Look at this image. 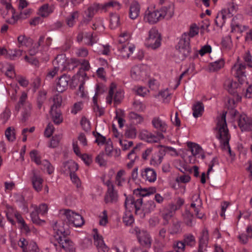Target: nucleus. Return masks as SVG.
Here are the masks:
<instances>
[{"instance_id": "2f4dec72", "label": "nucleus", "mask_w": 252, "mask_h": 252, "mask_svg": "<svg viewBox=\"0 0 252 252\" xmlns=\"http://www.w3.org/2000/svg\"><path fill=\"white\" fill-rule=\"evenodd\" d=\"M184 222L189 226H192L193 215L189 211L186 210L182 214Z\"/></svg>"}, {"instance_id": "0eeeda50", "label": "nucleus", "mask_w": 252, "mask_h": 252, "mask_svg": "<svg viewBox=\"0 0 252 252\" xmlns=\"http://www.w3.org/2000/svg\"><path fill=\"white\" fill-rule=\"evenodd\" d=\"M139 137L141 140L151 143H158L164 138L163 134L160 132H157L155 134L146 129H142L140 131Z\"/></svg>"}, {"instance_id": "bb28decb", "label": "nucleus", "mask_w": 252, "mask_h": 252, "mask_svg": "<svg viewBox=\"0 0 252 252\" xmlns=\"http://www.w3.org/2000/svg\"><path fill=\"white\" fill-rule=\"evenodd\" d=\"M6 49L0 48V56L5 55L7 58H9L11 60H14L15 57H20L22 55V51L20 50H15L13 53L12 51H10V53H8Z\"/></svg>"}, {"instance_id": "f704fd0d", "label": "nucleus", "mask_w": 252, "mask_h": 252, "mask_svg": "<svg viewBox=\"0 0 252 252\" xmlns=\"http://www.w3.org/2000/svg\"><path fill=\"white\" fill-rule=\"evenodd\" d=\"M237 19V17H235L233 18L232 20V22L231 24V30L232 32L236 31L237 32H239L240 33H242L244 31L247 29V27L245 26H242L238 23L236 22V19Z\"/></svg>"}, {"instance_id": "9b49d317", "label": "nucleus", "mask_w": 252, "mask_h": 252, "mask_svg": "<svg viewBox=\"0 0 252 252\" xmlns=\"http://www.w3.org/2000/svg\"><path fill=\"white\" fill-rule=\"evenodd\" d=\"M238 126L242 131L252 130V118H249L245 114L239 116Z\"/></svg>"}, {"instance_id": "603ef678", "label": "nucleus", "mask_w": 252, "mask_h": 252, "mask_svg": "<svg viewBox=\"0 0 252 252\" xmlns=\"http://www.w3.org/2000/svg\"><path fill=\"white\" fill-rule=\"evenodd\" d=\"M161 217L164 220V224L166 225L168 223L169 220L173 216V212L172 211L169 210H164L161 213Z\"/></svg>"}, {"instance_id": "f03ea898", "label": "nucleus", "mask_w": 252, "mask_h": 252, "mask_svg": "<svg viewBox=\"0 0 252 252\" xmlns=\"http://www.w3.org/2000/svg\"><path fill=\"white\" fill-rule=\"evenodd\" d=\"M68 234V230L61 228L57 229V235L55 236V240L51 241L52 245L56 251L62 252H75L73 243L68 239L66 236Z\"/></svg>"}, {"instance_id": "bf43d9fd", "label": "nucleus", "mask_w": 252, "mask_h": 252, "mask_svg": "<svg viewBox=\"0 0 252 252\" xmlns=\"http://www.w3.org/2000/svg\"><path fill=\"white\" fill-rule=\"evenodd\" d=\"M123 222L126 226L131 225L134 222L133 217L132 214L128 213L126 214L123 218Z\"/></svg>"}, {"instance_id": "1a4fd4ad", "label": "nucleus", "mask_w": 252, "mask_h": 252, "mask_svg": "<svg viewBox=\"0 0 252 252\" xmlns=\"http://www.w3.org/2000/svg\"><path fill=\"white\" fill-rule=\"evenodd\" d=\"M245 69L246 65L243 63H235L231 68L232 75L238 79L240 84L246 80Z\"/></svg>"}, {"instance_id": "7c9ffc66", "label": "nucleus", "mask_w": 252, "mask_h": 252, "mask_svg": "<svg viewBox=\"0 0 252 252\" xmlns=\"http://www.w3.org/2000/svg\"><path fill=\"white\" fill-rule=\"evenodd\" d=\"M105 202L106 203H113L118 200V194L114 189L107 190V194L105 196Z\"/></svg>"}, {"instance_id": "6e6552de", "label": "nucleus", "mask_w": 252, "mask_h": 252, "mask_svg": "<svg viewBox=\"0 0 252 252\" xmlns=\"http://www.w3.org/2000/svg\"><path fill=\"white\" fill-rule=\"evenodd\" d=\"M116 89V85L114 83H112L110 86L108 95L106 97L107 102L109 104H111L113 99L114 103L118 104L123 99L124 93L121 90L117 91L114 95V91Z\"/></svg>"}, {"instance_id": "13d9d810", "label": "nucleus", "mask_w": 252, "mask_h": 252, "mask_svg": "<svg viewBox=\"0 0 252 252\" xmlns=\"http://www.w3.org/2000/svg\"><path fill=\"white\" fill-rule=\"evenodd\" d=\"M40 164H41L47 170L49 174H51L53 173L54 168L48 160H44L42 161Z\"/></svg>"}, {"instance_id": "c756f323", "label": "nucleus", "mask_w": 252, "mask_h": 252, "mask_svg": "<svg viewBox=\"0 0 252 252\" xmlns=\"http://www.w3.org/2000/svg\"><path fill=\"white\" fill-rule=\"evenodd\" d=\"M192 109L193 117L197 118L202 115L204 111V105L202 102L198 101L193 104Z\"/></svg>"}, {"instance_id": "393cba45", "label": "nucleus", "mask_w": 252, "mask_h": 252, "mask_svg": "<svg viewBox=\"0 0 252 252\" xmlns=\"http://www.w3.org/2000/svg\"><path fill=\"white\" fill-rule=\"evenodd\" d=\"M118 48L120 52L119 56L122 58L127 59L133 53L135 47L134 46L128 47L126 45H121Z\"/></svg>"}, {"instance_id": "774afa93", "label": "nucleus", "mask_w": 252, "mask_h": 252, "mask_svg": "<svg viewBox=\"0 0 252 252\" xmlns=\"http://www.w3.org/2000/svg\"><path fill=\"white\" fill-rule=\"evenodd\" d=\"M54 129V127L52 124H48L44 131L45 136L47 137H50L52 135Z\"/></svg>"}, {"instance_id": "69168bd1", "label": "nucleus", "mask_w": 252, "mask_h": 252, "mask_svg": "<svg viewBox=\"0 0 252 252\" xmlns=\"http://www.w3.org/2000/svg\"><path fill=\"white\" fill-rule=\"evenodd\" d=\"M153 151V148L152 147L148 148L144 151L142 154V158L146 161L147 160L149 157L152 155Z\"/></svg>"}, {"instance_id": "f8f14e48", "label": "nucleus", "mask_w": 252, "mask_h": 252, "mask_svg": "<svg viewBox=\"0 0 252 252\" xmlns=\"http://www.w3.org/2000/svg\"><path fill=\"white\" fill-rule=\"evenodd\" d=\"M151 123L153 127L157 130V132H160L162 134L167 132L168 125L166 122L159 117H154Z\"/></svg>"}, {"instance_id": "20e7f679", "label": "nucleus", "mask_w": 252, "mask_h": 252, "mask_svg": "<svg viewBox=\"0 0 252 252\" xmlns=\"http://www.w3.org/2000/svg\"><path fill=\"white\" fill-rule=\"evenodd\" d=\"M62 212L63 213H61V214L63 216L64 220L69 225L78 227L84 224V220L80 214L69 209L63 210Z\"/></svg>"}, {"instance_id": "49530a36", "label": "nucleus", "mask_w": 252, "mask_h": 252, "mask_svg": "<svg viewBox=\"0 0 252 252\" xmlns=\"http://www.w3.org/2000/svg\"><path fill=\"white\" fill-rule=\"evenodd\" d=\"M1 3L4 6L5 9L7 11V13H5L6 15L14 16L15 13V10L10 2H7L5 0H1Z\"/></svg>"}, {"instance_id": "473e14b6", "label": "nucleus", "mask_w": 252, "mask_h": 252, "mask_svg": "<svg viewBox=\"0 0 252 252\" xmlns=\"http://www.w3.org/2000/svg\"><path fill=\"white\" fill-rule=\"evenodd\" d=\"M221 45L223 50L227 51L230 50L233 47L231 36L227 35L223 37L221 40Z\"/></svg>"}, {"instance_id": "6e6d98bb", "label": "nucleus", "mask_w": 252, "mask_h": 252, "mask_svg": "<svg viewBox=\"0 0 252 252\" xmlns=\"http://www.w3.org/2000/svg\"><path fill=\"white\" fill-rule=\"evenodd\" d=\"M119 142L124 151L128 150L133 144V142L131 141L122 140L120 138L119 139Z\"/></svg>"}, {"instance_id": "9d476101", "label": "nucleus", "mask_w": 252, "mask_h": 252, "mask_svg": "<svg viewBox=\"0 0 252 252\" xmlns=\"http://www.w3.org/2000/svg\"><path fill=\"white\" fill-rule=\"evenodd\" d=\"M142 204V199L139 198L136 200H134V198L132 197H127L126 198L125 202V206L126 209L127 210H130V208L133 206L135 209V213L136 214H141V206Z\"/></svg>"}, {"instance_id": "a878e982", "label": "nucleus", "mask_w": 252, "mask_h": 252, "mask_svg": "<svg viewBox=\"0 0 252 252\" xmlns=\"http://www.w3.org/2000/svg\"><path fill=\"white\" fill-rule=\"evenodd\" d=\"M225 62L223 59L221 58L218 61L209 63L208 69L210 72H215L219 70L224 66Z\"/></svg>"}, {"instance_id": "0e129e2a", "label": "nucleus", "mask_w": 252, "mask_h": 252, "mask_svg": "<svg viewBox=\"0 0 252 252\" xmlns=\"http://www.w3.org/2000/svg\"><path fill=\"white\" fill-rule=\"evenodd\" d=\"M126 136L128 138H134L137 135V130L134 127H129L126 131Z\"/></svg>"}, {"instance_id": "ddd939ff", "label": "nucleus", "mask_w": 252, "mask_h": 252, "mask_svg": "<svg viewBox=\"0 0 252 252\" xmlns=\"http://www.w3.org/2000/svg\"><path fill=\"white\" fill-rule=\"evenodd\" d=\"M140 175L142 179L150 183H154L157 180V173L151 168L147 167L141 170Z\"/></svg>"}, {"instance_id": "e2e57ef3", "label": "nucleus", "mask_w": 252, "mask_h": 252, "mask_svg": "<svg viewBox=\"0 0 252 252\" xmlns=\"http://www.w3.org/2000/svg\"><path fill=\"white\" fill-rule=\"evenodd\" d=\"M30 157L31 159L34 161L37 164L39 165L42 161L40 160V158L39 156L37 151L36 150H32L30 153Z\"/></svg>"}, {"instance_id": "6ab92c4d", "label": "nucleus", "mask_w": 252, "mask_h": 252, "mask_svg": "<svg viewBox=\"0 0 252 252\" xmlns=\"http://www.w3.org/2000/svg\"><path fill=\"white\" fill-rule=\"evenodd\" d=\"M138 241L141 246L150 248L151 246L152 240L149 233L146 231L139 232L137 235Z\"/></svg>"}, {"instance_id": "4c0bfd02", "label": "nucleus", "mask_w": 252, "mask_h": 252, "mask_svg": "<svg viewBox=\"0 0 252 252\" xmlns=\"http://www.w3.org/2000/svg\"><path fill=\"white\" fill-rule=\"evenodd\" d=\"M17 40L19 47L23 46H28L32 42L31 38L27 37L24 34L19 35L17 38Z\"/></svg>"}, {"instance_id": "72a5a7b5", "label": "nucleus", "mask_w": 252, "mask_h": 252, "mask_svg": "<svg viewBox=\"0 0 252 252\" xmlns=\"http://www.w3.org/2000/svg\"><path fill=\"white\" fill-rule=\"evenodd\" d=\"M162 158V156L159 153H153L151 157L150 164L154 166H158L161 163Z\"/></svg>"}, {"instance_id": "c9c22d12", "label": "nucleus", "mask_w": 252, "mask_h": 252, "mask_svg": "<svg viewBox=\"0 0 252 252\" xmlns=\"http://www.w3.org/2000/svg\"><path fill=\"white\" fill-rule=\"evenodd\" d=\"M129 120L133 123L136 125L141 124L144 120L143 117L134 112H131L128 114Z\"/></svg>"}, {"instance_id": "f3484780", "label": "nucleus", "mask_w": 252, "mask_h": 252, "mask_svg": "<svg viewBox=\"0 0 252 252\" xmlns=\"http://www.w3.org/2000/svg\"><path fill=\"white\" fill-rule=\"evenodd\" d=\"M156 207V205L155 202L152 200H150L146 201L143 204H142L141 206V215L138 214L141 218H144L146 215L151 213L154 211Z\"/></svg>"}, {"instance_id": "cd10ccee", "label": "nucleus", "mask_w": 252, "mask_h": 252, "mask_svg": "<svg viewBox=\"0 0 252 252\" xmlns=\"http://www.w3.org/2000/svg\"><path fill=\"white\" fill-rule=\"evenodd\" d=\"M52 120L56 125H60L63 121V118L60 110H50Z\"/></svg>"}, {"instance_id": "a19ab883", "label": "nucleus", "mask_w": 252, "mask_h": 252, "mask_svg": "<svg viewBox=\"0 0 252 252\" xmlns=\"http://www.w3.org/2000/svg\"><path fill=\"white\" fill-rule=\"evenodd\" d=\"M47 92L45 91H40L38 92L37 98V105L39 109H41L42 105L46 99Z\"/></svg>"}, {"instance_id": "3c124183", "label": "nucleus", "mask_w": 252, "mask_h": 252, "mask_svg": "<svg viewBox=\"0 0 252 252\" xmlns=\"http://www.w3.org/2000/svg\"><path fill=\"white\" fill-rule=\"evenodd\" d=\"M27 94L25 92H23L19 98V100L18 101L17 106L16 107V108L17 107H18V108L26 107V104L27 103H30V102L27 101Z\"/></svg>"}, {"instance_id": "a18cd8bd", "label": "nucleus", "mask_w": 252, "mask_h": 252, "mask_svg": "<svg viewBox=\"0 0 252 252\" xmlns=\"http://www.w3.org/2000/svg\"><path fill=\"white\" fill-rule=\"evenodd\" d=\"M237 11L236 8L234 5H230L229 7L222 9L220 11L221 16H226L231 14L233 16Z\"/></svg>"}, {"instance_id": "39448f33", "label": "nucleus", "mask_w": 252, "mask_h": 252, "mask_svg": "<svg viewBox=\"0 0 252 252\" xmlns=\"http://www.w3.org/2000/svg\"><path fill=\"white\" fill-rule=\"evenodd\" d=\"M120 4L116 1H110L104 4L94 3L88 8V16H92L97 13L98 10L106 12L112 8H115L118 10L120 8Z\"/></svg>"}, {"instance_id": "58836bf2", "label": "nucleus", "mask_w": 252, "mask_h": 252, "mask_svg": "<svg viewBox=\"0 0 252 252\" xmlns=\"http://www.w3.org/2000/svg\"><path fill=\"white\" fill-rule=\"evenodd\" d=\"M54 10L53 6H49L48 4H45L41 6L39 9L40 16H45L51 14Z\"/></svg>"}, {"instance_id": "79ce46f5", "label": "nucleus", "mask_w": 252, "mask_h": 252, "mask_svg": "<svg viewBox=\"0 0 252 252\" xmlns=\"http://www.w3.org/2000/svg\"><path fill=\"white\" fill-rule=\"evenodd\" d=\"M84 37L88 40L86 44L91 46H92L94 43H96L98 40L96 34L94 35L93 33L89 32L85 33Z\"/></svg>"}, {"instance_id": "4468645a", "label": "nucleus", "mask_w": 252, "mask_h": 252, "mask_svg": "<svg viewBox=\"0 0 252 252\" xmlns=\"http://www.w3.org/2000/svg\"><path fill=\"white\" fill-rule=\"evenodd\" d=\"M145 67L143 65H136L131 70V77L135 80L143 79L146 76Z\"/></svg>"}, {"instance_id": "09e8293b", "label": "nucleus", "mask_w": 252, "mask_h": 252, "mask_svg": "<svg viewBox=\"0 0 252 252\" xmlns=\"http://www.w3.org/2000/svg\"><path fill=\"white\" fill-rule=\"evenodd\" d=\"M188 146L190 148L192 155L194 156L199 154L201 151V148L198 145L192 142H188Z\"/></svg>"}, {"instance_id": "5701e85b", "label": "nucleus", "mask_w": 252, "mask_h": 252, "mask_svg": "<svg viewBox=\"0 0 252 252\" xmlns=\"http://www.w3.org/2000/svg\"><path fill=\"white\" fill-rule=\"evenodd\" d=\"M78 169V164L72 160H68L63 163V170L64 172L71 173H75Z\"/></svg>"}, {"instance_id": "c03bdc74", "label": "nucleus", "mask_w": 252, "mask_h": 252, "mask_svg": "<svg viewBox=\"0 0 252 252\" xmlns=\"http://www.w3.org/2000/svg\"><path fill=\"white\" fill-rule=\"evenodd\" d=\"M23 111L22 113V119L23 122H25L31 115L32 105L31 103H27L26 107H24Z\"/></svg>"}, {"instance_id": "4d7b16f0", "label": "nucleus", "mask_w": 252, "mask_h": 252, "mask_svg": "<svg viewBox=\"0 0 252 252\" xmlns=\"http://www.w3.org/2000/svg\"><path fill=\"white\" fill-rule=\"evenodd\" d=\"M80 124L84 130L89 132L91 129V124L89 121L86 118L83 117L80 121Z\"/></svg>"}, {"instance_id": "412c9836", "label": "nucleus", "mask_w": 252, "mask_h": 252, "mask_svg": "<svg viewBox=\"0 0 252 252\" xmlns=\"http://www.w3.org/2000/svg\"><path fill=\"white\" fill-rule=\"evenodd\" d=\"M69 81L70 77L69 76L64 74L61 76L57 84V91L59 93H63L64 92L67 88Z\"/></svg>"}, {"instance_id": "c85d7f7f", "label": "nucleus", "mask_w": 252, "mask_h": 252, "mask_svg": "<svg viewBox=\"0 0 252 252\" xmlns=\"http://www.w3.org/2000/svg\"><path fill=\"white\" fill-rule=\"evenodd\" d=\"M252 238V228L251 226H249L246 230V233H242L238 236L240 242L243 244H246L249 239Z\"/></svg>"}, {"instance_id": "37998d69", "label": "nucleus", "mask_w": 252, "mask_h": 252, "mask_svg": "<svg viewBox=\"0 0 252 252\" xmlns=\"http://www.w3.org/2000/svg\"><path fill=\"white\" fill-rule=\"evenodd\" d=\"M53 104L52 105L50 110H59V108L61 106L62 98L61 95H56L53 98Z\"/></svg>"}, {"instance_id": "ea45409f", "label": "nucleus", "mask_w": 252, "mask_h": 252, "mask_svg": "<svg viewBox=\"0 0 252 252\" xmlns=\"http://www.w3.org/2000/svg\"><path fill=\"white\" fill-rule=\"evenodd\" d=\"M183 241L185 245L190 247L194 246L196 243L195 237L191 234H186L184 235Z\"/></svg>"}, {"instance_id": "2eb2a0df", "label": "nucleus", "mask_w": 252, "mask_h": 252, "mask_svg": "<svg viewBox=\"0 0 252 252\" xmlns=\"http://www.w3.org/2000/svg\"><path fill=\"white\" fill-rule=\"evenodd\" d=\"M94 243L98 252H108L109 248L104 244L102 237L99 236L96 229H94Z\"/></svg>"}, {"instance_id": "864d4df0", "label": "nucleus", "mask_w": 252, "mask_h": 252, "mask_svg": "<svg viewBox=\"0 0 252 252\" xmlns=\"http://www.w3.org/2000/svg\"><path fill=\"white\" fill-rule=\"evenodd\" d=\"M38 214H40L37 210V207L35 206L34 207V211H32L31 213V217L32 218V221L34 223L39 224L41 220L39 219Z\"/></svg>"}, {"instance_id": "b1692460", "label": "nucleus", "mask_w": 252, "mask_h": 252, "mask_svg": "<svg viewBox=\"0 0 252 252\" xmlns=\"http://www.w3.org/2000/svg\"><path fill=\"white\" fill-rule=\"evenodd\" d=\"M209 239L208 231L206 229L202 231V236L199 239V248L198 252H204L207 246Z\"/></svg>"}, {"instance_id": "a211bd4d", "label": "nucleus", "mask_w": 252, "mask_h": 252, "mask_svg": "<svg viewBox=\"0 0 252 252\" xmlns=\"http://www.w3.org/2000/svg\"><path fill=\"white\" fill-rule=\"evenodd\" d=\"M66 60L64 54L58 55L53 62V65L61 72L66 71Z\"/></svg>"}, {"instance_id": "052dcab7", "label": "nucleus", "mask_w": 252, "mask_h": 252, "mask_svg": "<svg viewBox=\"0 0 252 252\" xmlns=\"http://www.w3.org/2000/svg\"><path fill=\"white\" fill-rule=\"evenodd\" d=\"M61 139V136L60 135H56L54 136H53L50 142L49 147L52 148L57 147L59 145Z\"/></svg>"}, {"instance_id": "f257e3e1", "label": "nucleus", "mask_w": 252, "mask_h": 252, "mask_svg": "<svg viewBox=\"0 0 252 252\" xmlns=\"http://www.w3.org/2000/svg\"><path fill=\"white\" fill-rule=\"evenodd\" d=\"M226 112H223L221 115L217 118L215 129L217 131V138L222 144V148L228 150L230 156H232L231 150L229 145L230 135L229 133L226 122Z\"/></svg>"}, {"instance_id": "e433bc0d", "label": "nucleus", "mask_w": 252, "mask_h": 252, "mask_svg": "<svg viewBox=\"0 0 252 252\" xmlns=\"http://www.w3.org/2000/svg\"><path fill=\"white\" fill-rule=\"evenodd\" d=\"M140 6L137 1H133L129 7L130 16H139L140 14Z\"/></svg>"}, {"instance_id": "8fccbe9b", "label": "nucleus", "mask_w": 252, "mask_h": 252, "mask_svg": "<svg viewBox=\"0 0 252 252\" xmlns=\"http://www.w3.org/2000/svg\"><path fill=\"white\" fill-rule=\"evenodd\" d=\"M79 61L77 59L71 58L66 60V70H72L75 68L78 64Z\"/></svg>"}, {"instance_id": "5fc2aeb1", "label": "nucleus", "mask_w": 252, "mask_h": 252, "mask_svg": "<svg viewBox=\"0 0 252 252\" xmlns=\"http://www.w3.org/2000/svg\"><path fill=\"white\" fill-rule=\"evenodd\" d=\"M181 231L180 222L176 220L174 221L171 227V233L172 234H177Z\"/></svg>"}, {"instance_id": "de8ad7c7", "label": "nucleus", "mask_w": 252, "mask_h": 252, "mask_svg": "<svg viewBox=\"0 0 252 252\" xmlns=\"http://www.w3.org/2000/svg\"><path fill=\"white\" fill-rule=\"evenodd\" d=\"M5 135L7 140L13 141L16 139L15 129L13 127H8L5 131Z\"/></svg>"}, {"instance_id": "aec40b11", "label": "nucleus", "mask_w": 252, "mask_h": 252, "mask_svg": "<svg viewBox=\"0 0 252 252\" xmlns=\"http://www.w3.org/2000/svg\"><path fill=\"white\" fill-rule=\"evenodd\" d=\"M224 88L228 92L233 95L234 97H238L237 89L239 87V84L235 81H232L231 79H226L224 83Z\"/></svg>"}, {"instance_id": "423d86ee", "label": "nucleus", "mask_w": 252, "mask_h": 252, "mask_svg": "<svg viewBox=\"0 0 252 252\" xmlns=\"http://www.w3.org/2000/svg\"><path fill=\"white\" fill-rule=\"evenodd\" d=\"M161 36L156 28L149 31L148 37L145 40V44L148 48L156 50L161 46Z\"/></svg>"}, {"instance_id": "338daca9", "label": "nucleus", "mask_w": 252, "mask_h": 252, "mask_svg": "<svg viewBox=\"0 0 252 252\" xmlns=\"http://www.w3.org/2000/svg\"><path fill=\"white\" fill-rule=\"evenodd\" d=\"M125 173V171L123 170H119L116 175V180L117 182V185L118 186H121L122 182H124L125 180L122 178L123 176Z\"/></svg>"}, {"instance_id": "7ed1b4c3", "label": "nucleus", "mask_w": 252, "mask_h": 252, "mask_svg": "<svg viewBox=\"0 0 252 252\" xmlns=\"http://www.w3.org/2000/svg\"><path fill=\"white\" fill-rule=\"evenodd\" d=\"M199 28L196 24H192L189 32H185L182 35L178 44L179 57L182 60L189 56L190 53V38L198 34Z\"/></svg>"}, {"instance_id": "dca6fc26", "label": "nucleus", "mask_w": 252, "mask_h": 252, "mask_svg": "<svg viewBox=\"0 0 252 252\" xmlns=\"http://www.w3.org/2000/svg\"><path fill=\"white\" fill-rule=\"evenodd\" d=\"M31 181L33 189L37 192L40 191L42 189L43 179L35 170H32Z\"/></svg>"}, {"instance_id": "4be33fe9", "label": "nucleus", "mask_w": 252, "mask_h": 252, "mask_svg": "<svg viewBox=\"0 0 252 252\" xmlns=\"http://www.w3.org/2000/svg\"><path fill=\"white\" fill-rule=\"evenodd\" d=\"M138 151V146L137 145L127 154V158L130 160L129 162L126 164V167L128 168H131L133 166L135 161L138 160L139 157L137 154Z\"/></svg>"}, {"instance_id": "680f3d73", "label": "nucleus", "mask_w": 252, "mask_h": 252, "mask_svg": "<svg viewBox=\"0 0 252 252\" xmlns=\"http://www.w3.org/2000/svg\"><path fill=\"white\" fill-rule=\"evenodd\" d=\"M120 17H110V26L112 29H115L120 25Z\"/></svg>"}]
</instances>
